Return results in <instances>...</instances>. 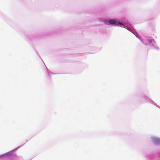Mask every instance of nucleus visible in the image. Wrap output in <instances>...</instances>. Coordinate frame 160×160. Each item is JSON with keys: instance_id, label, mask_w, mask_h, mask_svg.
Segmentation results:
<instances>
[{"instance_id": "2", "label": "nucleus", "mask_w": 160, "mask_h": 160, "mask_svg": "<svg viewBox=\"0 0 160 160\" xmlns=\"http://www.w3.org/2000/svg\"><path fill=\"white\" fill-rule=\"evenodd\" d=\"M154 142L156 143H159L160 142V140L158 139H155L154 140Z\"/></svg>"}, {"instance_id": "1", "label": "nucleus", "mask_w": 160, "mask_h": 160, "mask_svg": "<svg viewBox=\"0 0 160 160\" xmlns=\"http://www.w3.org/2000/svg\"><path fill=\"white\" fill-rule=\"evenodd\" d=\"M116 21L114 19H111L109 21V22L111 24H113L116 23Z\"/></svg>"}, {"instance_id": "3", "label": "nucleus", "mask_w": 160, "mask_h": 160, "mask_svg": "<svg viewBox=\"0 0 160 160\" xmlns=\"http://www.w3.org/2000/svg\"><path fill=\"white\" fill-rule=\"evenodd\" d=\"M149 42H154V39L151 40H149Z\"/></svg>"}, {"instance_id": "4", "label": "nucleus", "mask_w": 160, "mask_h": 160, "mask_svg": "<svg viewBox=\"0 0 160 160\" xmlns=\"http://www.w3.org/2000/svg\"><path fill=\"white\" fill-rule=\"evenodd\" d=\"M119 24L120 25H122V24L121 23H120V22L119 23Z\"/></svg>"}]
</instances>
